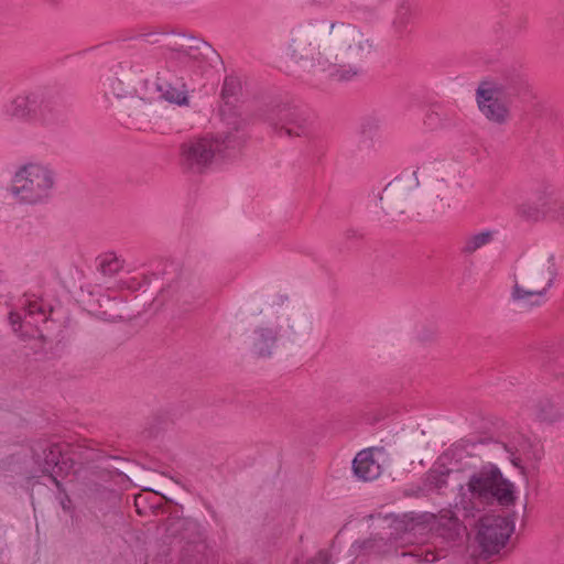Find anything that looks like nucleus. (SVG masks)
<instances>
[{
  "instance_id": "aec40b11",
  "label": "nucleus",
  "mask_w": 564,
  "mask_h": 564,
  "mask_svg": "<svg viewBox=\"0 0 564 564\" xmlns=\"http://www.w3.org/2000/svg\"><path fill=\"white\" fill-rule=\"evenodd\" d=\"M19 319H20L19 314H17V313H11V314H10V322H11V324H12V326H13V327H14V326H15V324L19 322Z\"/></svg>"
},
{
  "instance_id": "f3484780",
  "label": "nucleus",
  "mask_w": 564,
  "mask_h": 564,
  "mask_svg": "<svg viewBox=\"0 0 564 564\" xmlns=\"http://www.w3.org/2000/svg\"><path fill=\"white\" fill-rule=\"evenodd\" d=\"M35 311H39L40 312V316H41V321L42 322H45L46 318H45V314L43 312L40 311V306L36 304V303H32L30 304L29 306V312H28V315L25 316V319H24V324L23 325H28V324H32L31 322V318L33 317Z\"/></svg>"
},
{
  "instance_id": "f257e3e1",
  "label": "nucleus",
  "mask_w": 564,
  "mask_h": 564,
  "mask_svg": "<svg viewBox=\"0 0 564 564\" xmlns=\"http://www.w3.org/2000/svg\"><path fill=\"white\" fill-rule=\"evenodd\" d=\"M460 491L459 503L464 509L494 500L501 505H511L517 498L516 486L492 464L485 465L474 473Z\"/></svg>"
},
{
  "instance_id": "1a4fd4ad",
  "label": "nucleus",
  "mask_w": 564,
  "mask_h": 564,
  "mask_svg": "<svg viewBox=\"0 0 564 564\" xmlns=\"http://www.w3.org/2000/svg\"><path fill=\"white\" fill-rule=\"evenodd\" d=\"M556 275L557 264L555 258L550 256L541 263H538L531 268L523 281L531 286L536 288L546 295L549 290L552 288Z\"/></svg>"
},
{
  "instance_id": "a211bd4d",
  "label": "nucleus",
  "mask_w": 564,
  "mask_h": 564,
  "mask_svg": "<svg viewBox=\"0 0 564 564\" xmlns=\"http://www.w3.org/2000/svg\"><path fill=\"white\" fill-rule=\"evenodd\" d=\"M525 458V453L521 452L520 449H517L516 453H511L510 460L511 463L519 468H523L522 463Z\"/></svg>"
},
{
  "instance_id": "f8f14e48",
  "label": "nucleus",
  "mask_w": 564,
  "mask_h": 564,
  "mask_svg": "<svg viewBox=\"0 0 564 564\" xmlns=\"http://www.w3.org/2000/svg\"><path fill=\"white\" fill-rule=\"evenodd\" d=\"M276 341V332L272 327H261L253 332L251 344L260 356L270 355Z\"/></svg>"
},
{
  "instance_id": "6ab92c4d",
  "label": "nucleus",
  "mask_w": 564,
  "mask_h": 564,
  "mask_svg": "<svg viewBox=\"0 0 564 564\" xmlns=\"http://www.w3.org/2000/svg\"><path fill=\"white\" fill-rule=\"evenodd\" d=\"M417 557H421V555H416ZM436 560V555L433 552H427L423 558H420L419 561L422 562H434Z\"/></svg>"
},
{
  "instance_id": "9d476101",
  "label": "nucleus",
  "mask_w": 564,
  "mask_h": 564,
  "mask_svg": "<svg viewBox=\"0 0 564 564\" xmlns=\"http://www.w3.org/2000/svg\"><path fill=\"white\" fill-rule=\"evenodd\" d=\"M355 475L362 480H373L381 475L382 468L372 449H364L352 462Z\"/></svg>"
},
{
  "instance_id": "4be33fe9",
  "label": "nucleus",
  "mask_w": 564,
  "mask_h": 564,
  "mask_svg": "<svg viewBox=\"0 0 564 564\" xmlns=\"http://www.w3.org/2000/svg\"><path fill=\"white\" fill-rule=\"evenodd\" d=\"M285 132H286L288 134H290V135H291V134H293V131H292L291 129H289V128H286V129H285ZM294 134H299V133H297V132H294Z\"/></svg>"
},
{
  "instance_id": "2eb2a0df",
  "label": "nucleus",
  "mask_w": 564,
  "mask_h": 564,
  "mask_svg": "<svg viewBox=\"0 0 564 564\" xmlns=\"http://www.w3.org/2000/svg\"><path fill=\"white\" fill-rule=\"evenodd\" d=\"M97 265L101 273L112 275L123 267V261L115 252H104L97 258Z\"/></svg>"
},
{
  "instance_id": "ddd939ff",
  "label": "nucleus",
  "mask_w": 564,
  "mask_h": 564,
  "mask_svg": "<svg viewBox=\"0 0 564 564\" xmlns=\"http://www.w3.org/2000/svg\"><path fill=\"white\" fill-rule=\"evenodd\" d=\"M70 465L68 462L62 456L59 446H53L50 449L48 455L45 457V469H52L53 477H62L67 475Z\"/></svg>"
},
{
  "instance_id": "9b49d317",
  "label": "nucleus",
  "mask_w": 564,
  "mask_h": 564,
  "mask_svg": "<svg viewBox=\"0 0 564 564\" xmlns=\"http://www.w3.org/2000/svg\"><path fill=\"white\" fill-rule=\"evenodd\" d=\"M511 300L523 307L541 306L545 302V294L527 282H514L511 293Z\"/></svg>"
},
{
  "instance_id": "423d86ee",
  "label": "nucleus",
  "mask_w": 564,
  "mask_h": 564,
  "mask_svg": "<svg viewBox=\"0 0 564 564\" xmlns=\"http://www.w3.org/2000/svg\"><path fill=\"white\" fill-rule=\"evenodd\" d=\"M512 532L513 525L507 518L486 516L479 521L476 539L485 553L495 554L505 547Z\"/></svg>"
},
{
  "instance_id": "412c9836",
  "label": "nucleus",
  "mask_w": 564,
  "mask_h": 564,
  "mask_svg": "<svg viewBox=\"0 0 564 564\" xmlns=\"http://www.w3.org/2000/svg\"><path fill=\"white\" fill-rule=\"evenodd\" d=\"M319 557L322 558V564H326V555L321 553Z\"/></svg>"
},
{
  "instance_id": "0eeeda50",
  "label": "nucleus",
  "mask_w": 564,
  "mask_h": 564,
  "mask_svg": "<svg viewBox=\"0 0 564 564\" xmlns=\"http://www.w3.org/2000/svg\"><path fill=\"white\" fill-rule=\"evenodd\" d=\"M221 150V142L215 138L191 140L182 147V163L187 169L199 172L208 166Z\"/></svg>"
},
{
  "instance_id": "4468645a",
  "label": "nucleus",
  "mask_w": 564,
  "mask_h": 564,
  "mask_svg": "<svg viewBox=\"0 0 564 564\" xmlns=\"http://www.w3.org/2000/svg\"><path fill=\"white\" fill-rule=\"evenodd\" d=\"M495 230H482L470 235L464 241L463 250L466 253H473L476 250L489 245L495 238Z\"/></svg>"
},
{
  "instance_id": "dca6fc26",
  "label": "nucleus",
  "mask_w": 564,
  "mask_h": 564,
  "mask_svg": "<svg viewBox=\"0 0 564 564\" xmlns=\"http://www.w3.org/2000/svg\"><path fill=\"white\" fill-rule=\"evenodd\" d=\"M307 47L304 45L303 41L297 39L292 40V42L288 46V54L295 59H301L307 56Z\"/></svg>"
},
{
  "instance_id": "7ed1b4c3",
  "label": "nucleus",
  "mask_w": 564,
  "mask_h": 564,
  "mask_svg": "<svg viewBox=\"0 0 564 564\" xmlns=\"http://www.w3.org/2000/svg\"><path fill=\"white\" fill-rule=\"evenodd\" d=\"M332 33L338 53L337 63L328 69L329 75L338 80H350L360 73L357 64L368 57L372 45L360 30L349 24H333Z\"/></svg>"
},
{
  "instance_id": "39448f33",
  "label": "nucleus",
  "mask_w": 564,
  "mask_h": 564,
  "mask_svg": "<svg viewBox=\"0 0 564 564\" xmlns=\"http://www.w3.org/2000/svg\"><path fill=\"white\" fill-rule=\"evenodd\" d=\"M475 99L481 115L490 122L505 124L510 118V101L506 87L496 79H484L478 84Z\"/></svg>"
},
{
  "instance_id": "f03ea898",
  "label": "nucleus",
  "mask_w": 564,
  "mask_h": 564,
  "mask_svg": "<svg viewBox=\"0 0 564 564\" xmlns=\"http://www.w3.org/2000/svg\"><path fill=\"white\" fill-rule=\"evenodd\" d=\"M55 184V172L47 163L30 160L15 167L9 192L21 203L40 204L52 196Z\"/></svg>"
},
{
  "instance_id": "20e7f679",
  "label": "nucleus",
  "mask_w": 564,
  "mask_h": 564,
  "mask_svg": "<svg viewBox=\"0 0 564 564\" xmlns=\"http://www.w3.org/2000/svg\"><path fill=\"white\" fill-rule=\"evenodd\" d=\"M197 63L196 56L185 51L172 52L167 65L156 76V89L161 96L173 104L184 106L188 104L187 89L184 75Z\"/></svg>"
},
{
  "instance_id": "6e6552de",
  "label": "nucleus",
  "mask_w": 564,
  "mask_h": 564,
  "mask_svg": "<svg viewBox=\"0 0 564 564\" xmlns=\"http://www.w3.org/2000/svg\"><path fill=\"white\" fill-rule=\"evenodd\" d=\"M42 104L39 94L23 93L6 105L4 113L12 119H31L40 112Z\"/></svg>"
}]
</instances>
